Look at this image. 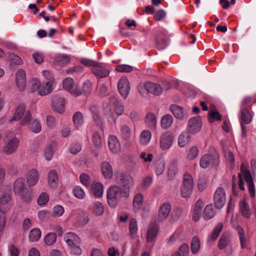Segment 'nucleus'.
<instances>
[{"instance_id":"f704fd0d","label":"nucleus","mask_w":256,"mask_h":256,"mask_svg":"<svg viewBox=\"0 0 256 256\" xmlns=\"http://www.w3.org/2000/svg\"><path fill=\"white\" fill-rule=\"evenodd\" d=\"M215 213L212 204L206 206L203 213V218L206 220H209L214 216Z\"/></svg>"},{"instance_id":"4be33fe9","label":"nucleus","mask_w":256,"mask_h":256,"mask_svg":"<svg viewBox=\"0 0 256 256\" xmlns=\"http://www.w3.org/2000/svg\"><path fill=\"white\" fill-rule=\"evenodd\" d=\"M100 170L105 179L111 180L113 176L114 172L110 164L106 161H103L100 164Z\"/></svg>"},{"instance_id":"f8f14e48","label":"nucleus","mask_w":256,"mask_h":256,"mask_svg":"<svg viewBox=\"0 0 256 256\" xmlns=\"http://www.w3.org/2000/svg\"><path fill=\"white\" fill-rule=\"evenodd\" d=\"M62 86L64 90L74 96H78L82 94L81 89L74 84V80L70 78H66L64 80Z\"/></svg>"},{"instance_id":"2f4dec72","label":"nucleus","mask_w":256,"mask_h":256,"mask_svg":"<svg viewBox=\"0 0 256 256\" xmlns=\"http://www.w3.org/2000/svg\"><path fill=\"white\" fill-rule=\"evenodd\" d=\"M189 132L186 131L182 132L178 138V145L180 148L186 146L189 142Z\"/></svg>"},{"instance_id":"b1692460","label":"nucleus","mask_w":256,"mask_h":256,"mask_svg":"<svg viewBox=\"0 0 256 256\" xmlns=\"http://www.w3.org/2000/svg\"><path fill=\"white\" fill-rule=\"evenodd\" d=\"M145 90L148 92L154 95H160L162 92L161 86L158 84L150 82H146L144 84Z\"/></svg>"},{"instance_id":"58836bf2","label":"nucleus","mask_w":256,"mask_h":256,"mask_svg":"<svg viewBox=\"0 0 256 256\" xmlns=\"http://www.w3.org/2000/svg\"><path fill=\"white\" fill-rule=\"evenodd\" d=\"M158 226L156 224H152L149 227L147 234V240H154L158 234Z\"/></svg>"},{"instance_id":"423d86ee","label":"nucleus","mask_w":256,"mask_h":256,"mask_svg":"<svg viewBox=\"0 0 256 256\" xmlns=\"http://www.w3.org/2000/svg\"><path fill=\"white\" fill-rule=\"evenodd\" d=\"M220 162V156L218 152L214 150L211 154H204L200 160V166L204 168H206L210 165L213 166H218Z\"/></svg>"},{"instance_id":"473e14b6","label":"nucleus","mask_w":256,"mask_h":256,"mask_svg":"<svg viewBox=\"0 0 256 256\" xmlns=\"http://www.w3.org/2000/svg\"><path fill=\"white\" fill-rule=\"evenodd\" d=\"M143 202V196L141 194H136L133 200V206L134 212H138L142 206Z\"/></svg>"},{"instance_id":"6e6d98bb","label":"nucleus","mask_w":256,"mask_h":256,"mask_svg":"<svg viewBox=\"0 0 256 256\" xmlns=\"http://www.w3.org/2000/svg\"><path fill=\"white\" fill-rule=\"evenodd\" d=\"M116 70L120 72H130L132 71V67L128 64H120L116 66Z\"/></svg>"},{"instance_id":"a18cd8bd","label":"nucleus","mask_w":256,"mask_h":256,"mask_svg":"<svg viewBox=\"0 0 256 256\" xmlns=\"http://www.w3.org/2000/svg\"><path fill=\"white\" fill-rule=\"evenodd\" d=\"M73 192L74 196L80 200H83L86 197V192L80 186H75L73 189Z\"/></svg>"},{"instance_id":"72a5a7b5","label":"nucleus","mask_w":256,"mask_h":256,"mask_svg":"<svg viewBox=\"0 0 256 256\" xmlns=\"http://www.w3.org/2000/svg\"><path fill=\"white\" fill-rule=\"evenodd\" d=\"M54 150L55 144L54 143L50 144L45 148L44 155L46 160L50 161L52 159Z\"/></svg>"},{"instance_id":"2eb2a0df","label":"nucleus","mask_w":256,"mask_h":256,"mask_svg":"<svg viewBox=\"0 0 256 256\" xmlns=\"http://www.w3.org/2000/svg\"><path fill=\"white\" fill-rule=\"evenodd\" d=\"M170 109L177 118L182 120L187 118L188 116V110L183 109L182 107L177 104L170 105Z\"/></svg>"},{"instance_id":"393cba45","label":"nucleus","mask_w":256,"mask_h":256,"mask_svg":"<svg viewBox=\"0 0 256 256\" xmlns=\"http://www.w3.org/2000/svg\"><path fill=\"white\" fill-rule=\"evenodd\" d=\"M65 104L64 99L60 96H55L52 98V106L54 110L58 113L64 111Z\"/></svg>"},{"instance_id":"9d476101","label":"nucleus","mask_w":256,"mask_h":256,"mask_svg":"<svg viewBox=\"0 0 256 256\" xmlns=\"http://www.w3.org/2000/svg\"><path fill=\"white\" fill-rule=\"evenodd\" d=\"M252 119V116L250 110L246 108H242L240 109V126L242 129V137H246V127L244 124V123L245 124H250Z\"/></svg>"},{"instance_id":"0eeeda50","label":"nucleus","mask_w":256,"mask_h":256,"mask_svg":"<svg viewBox=\"0 0 256 256\" xmlns=\"http://www.w3.org/2000/svg\"><path fill=\"white\" fill-rule=\"evenodd\" d=\"M120 195L124 196V192L116 186H112L107 190V200L109 206L115 208L117 204L118 200Z\"/></svg>"},{"instance_id":"bb28decb","label":"nucleus","mask_w":256,"mask_h":256,"mask_svg":"<svg viewBox=\"0 0 256 256\" xmlns=\"http://www.w3.org/2000/svg\"><path fill=\"white\" fill-rule=\"evenodd\" d=\"M202 206L203 202L201 200H198L194 204L192 211V219L196 222H198L201 217Z\"/></svg>"},{"instance_id":"6ab92c4d","label":"nucleus","mask_w":256,"mask_h":256,"mask_svg":"<svg viewBox=\"0 0 256 256\" xmlns=\"http://www.w3.org/2000/svg\"><path fill=\"white\" fill-rule=\"evenodd\" d=\"M172 210L170 204L165 202L161 205L158 209V220L159 222H163L166 220L169 216Z\"/></svg>"},{"instance_id":"cd10ccee","label":"nucleus","mask_w":256,"mask_h":256,"mask_svg":"<svg viewBox=\"0 0 256 256\" xmlns=\"http://www.w3.org/2000/svg\"><path fill=\"white\" fill-rule=\"evenodd\" d=\"M239 209L241 214L245 218H249L251 216L250 208L248 204L244 200L239 202Z\"/></svg>"},{"instance_id":"ddd939ff","label":"nucleus","mask_w":256,"mask_h":256,"mask_svg":"<svg viewBox=\"0 0 256 256\" xmlns=\"http://www.w3.org/2000/svg\"><path fill=\"white\" fill-rule=\"evenodd\" d=\"M18 144L19 140L16 137L7 139L4 141L2 151L6 154H11L16 150Z\"/></svg>"},{"instance_id":"c03bdc74","label":"nucleus","mask_w":256,"mask_h":256,"mask_svg":"<svg viewBox=\"0 0 256 256\" xmlns=\"http://www.w3.org/2000/svg\"><path fill=\"white\" fill-rule=\"evenodd\" d=\"M131 134V130L128 126L124 125L121 127L120 134L122 138L126 141H128L130 140Z\"/></svg>"},{"instance_id":"603ef678","label":"nucleus","mask_w":256,"mask_h":256,"mask_svg":"<svg viewBox=\"0 0 256 256\" xmlns=\"http://www.w3.org/2000/svg\"><path fill=\"white\" fill-rule=\"evenodd\" d=\"M90 110L93 113V118L94 121L96 124L100 128L102 127V122L101 120L98 116V112L96 107L94 106H92L90 107Z\"/></svg>"},{"instance_id":"aec40b11","label":"nucleus","mask_w":256,"mask_h":256,"mask_svg":"<svg viewBox=\"0 0 256 256\" xmlns=\"http://www.w3.org/2000/svg\"><path fill=\"white\" fill-rule=\"evenodd\" d=\"M91 72L97 77L104 78L108 76L110 70L102 66L100 63L97 62L94 68H91Z\"/></svg>"},{"instance_id":"e2e57ef3","label":"nucleus","mask_w":256,"mask_h":256,"mask_svg":"<svg viewBox=\"0 0 256 256\" xmlns=\"http://www.w3.org/2000/svg\"><path fill=\"white\" fill-rule=\"evenodd\" d=\"M92 90V84L88 80L84 82L83 85V92L85 94H90Z\"/></svg>"},{"instance_id":"ea45409f","label":"nucleus","mask_w":256,"mask_h":256,"mask_svg":"<svg viewBox=\"0 0 256 256\" xmlns=\"http://www.w3.org/2000/svg\"><path fill=\"white\" fill-rule=\"evenodd\" d=\"M152 138V134L150 130H144L140 136V142L143 144H147Z\"/></svg>"},{"instance_id":"20e7f679","label":"nucleus","mask_w":256,"mask_h":256,"mask_svg":"<svg viewBox=\"0 0 256 256\" xmlns=\"http://www.w3.org/2000/svg\"><path fill=\"white\" fill-rule=\"evenodd\" d=\"M116 180L124 190V196L127 197L129 195L128 190L134 184L133 178L128 173L122 172L116 176Z\"/></svg>"},{"instance_id":"0e129e2a","label":"nucleus","mask_w":256,"mask_h":256,"mask_svg":"<svg viewBox=\"0 0 256 256\" xmlns=\"http://www.w3.org/2000/svg\"><path fill=\"white\" fill-rule=\"evenodd\" d=\"M42 74L46 80H48L47 82L52 80V82H55L53 74L50 71L48 70H44L42 71Z\"/></svg>"},{"instance_id":"a878e982","label":"nucleus","mask_w":256,"mask_h":256,"mask_svg":"<svg viewBox=\"0 0 256 256\" xmlns=\"http://www.w3.org/2000/svg\"><path fill=\"white\" fill-rule=\"evenodd\" d=\"M108 146L110 150L114 154H118L120 150V143L118 140L114 136H109Z\"/></svg>"},{"instance_id":"7c9ffc66","label":"nucleus","mask_w":256,"mask_h":256,"mask_svg":"<svg viewBox=\"0 0 256 256\" xmlns=\"http://www.w3.org/2000/svg\"><path fill=\"white\" fill-rule=\"evenodd\" d=\"M66 241V243L69 246V250L70 252L76 255H80L82 254V250L80 247V243L78 241Z\"/></svg>"},{"instance_id":"13d9d810","label":"nucleus","mask_w":256,"mask_h":256,"mask_svg":"<svg viewBox=\"0 0 256 256\" xmlns=\"http://www.w3.org/2000/svg\"><path fill=\"white\" fill-rule=\"evenodd\" d=\"M92 142L94 145L97 147H100L102 145V139L100 134L96 132L92 136Z\"/></svg>"},{"instance_id":"338daca9","label":"nucleus","mask_w":256,"mask_h":256,"mask_svg":"<svg viewBox=\"0 0 256 256\" xmlns=\"http://www.w3.org/2000/svg\"><path fill=\"white\" fill-rule=\"evenodd\" d=\"M152 179L151 176L144 178L142 182V186L144 188H148L152 184Z\"/></svg>"},{"instance_id":"c756f323","label":"nucleus","mask_w":256,"mask_h":256,"mask_svg":"<svg viewBox=\"0 0 256 256\" xmlns=\"http://www.w3.org/2000/svg\"><path fill=\"white\" fill-rule=\"evenodd\" d=\"M54 82L52 81L46 82L42 85L40 84V89L38 90V94L40 96H45L50 94L52 90V88Z\"/></svg>"},{"instance_id":"79ce46f5","label":"nucleus","mask_w":256,"mask_h":256,"mask_svg":"<svg viewBox=\"0 0 256 256\" xmlns=\"http://www.w3.org/2000/svg\"><path fill=\"white\" fill-rule=\"evenodd\" d=\"M189 252V247L186 244H182L178 250L174 252L172 256H186Z\"/></svg>"},{"instance_id":"4c0bfd02","label":"nucleus","mask_w":256,"mask_h":256,"mask_svg":"<svg viewBox=\"0 0 256 256\" xmlns=\"http://www.w3.org/2000/svg\"><path fill=\"white\" fill-rule=\"evenodd\" d=\"M92 210L95 215L102 216L104 212V207L102 204L100 202H95L92 205Z\"/></svg>"},{"instance_id":"39448f33","label":"nucleus","mask_w":256,"mask_h":256,"mask_svg":"<svg viewBox=\"0 0 256 256\" xmlns=\"http://www.w3.org/2000/svg\"><path fill=\"white\" fill-rule=\"evenodd\" d=\"M25 109L24 104H19L16 108L14 116L10 120V122L19 120L24 116V118L20 122L22 126L27 124L31 119L32 116L29 111L26 112L24 114Z\"/></svg>"},{"instance_id":"052dcab7","label":"nucleus","mask_w":256,"mask_h":256,"mask_svg":"<svg viewBox=\"0 0 256 256\" xmlns=\"http://www.w3.org/2000/svg\"><path fill=\"white\" fill-rule=\"evenodd\" d=\"M32 86H31V90L32 92L38 91V90L40 89V82L37 78H33L32 80Z\"/></svg>"},{"instance_id":"680f3d73","label":"nucleus","mask_w":256,"mask_h":256,"mask_svg":"<svg viewBox=\"0 0 256 256\" xmlns=\"http://www.w3.org/2000/svg\"><path fill=\"white\" fill-rule=\"evenodd\" d=\"M46 124L48 128H53L56 125V120L53 116H48L46 117Z\"/></svg>"},{"instance_id":"c85d7f7f","label":"nucleus","mask_w":256,"mask_h":256,"mask_svg":"<svg viewBox=\"0 0 256 256\" xmlns=\"http://www.w3.org/2000/svg\"><path fill=\"white\" fill-rule=\"evenodd\" d=\"M91 191L96 197H102L104 194L102 184L98 182H94L91 186Z\"/></svg>"},{"instance_id":"9b49d317","label":"nucleus","mask_w":256,"mask_h":256,"mask_svg":"<svg viewBox=\"0 0 256 256\" xmlns=\"http://www.w3.org/2000/svg\"><path fill=\"white\" fill-rule=\"evenodd\" d=\"M174 137L170 132L162 134L159 138V146L162 150H168L173 144Z\"/></svg>"},{"instance_id":"f257e3e1","label":"nucleus","mask_w":256,"mask_h":256,"mask_svg":"<svg viewBox=\"0 0 256 256\" xmlns=\"http://www.w3.org/2000/svg\"><path fill=\"white\" fill-rule=\"evenodd\" d=\"M240 171L241 172L238 174L239 188L242 190H244V182L242 180L244 178L247 184L250 196L254 198L255 196V186L251 173L244 164H242L240 166Z\"/></svg>"},{"instance_id":"5701e85b","label":"nucleus","mask_w":256,"mask_h":256,"mask_svg":"<svg viewBox=\"0 0 256 256\" xmlns=\"http://www.w3.org/2000/svg\"><path fill=\"white\" fill-rule=\"evenodd\" d=\"M48 184L49 188L55 190L58 185V178L56 170H52L49 171L48 174Z\"/></svg>"},{"instance_id":"6e6552de","label":"nucleus","mask_w":256,"mask_h":256,"mask_svg":"<svg viewBox=\"0 0 256 256\" xmlns=\"http://www.w3.org/2000/svg\"><path fill=\"white\" fill-rule=\"evenodd\" d=\"M194 186L192 177L189 174H185L184 176L183 185L181 189V196L183 198H188L192 194Z\"/></svg>"},{"instance_id":"bf43d9fd","label":"nucleus","mask_w":256,"mask_h":256,"mask_svg":"<svg viewBox=\"0 0 256 256\" xmlns=\"http://www.w3.org/2000/svg\"><path fill=\"white\" fill-rule=\"evenodd\" d=\"M80 180L81 183L86 187H88L90 184V178L86 174H82L80 175Z\"/></svg>"},{"instance_id":"1a4fd4ad","label":"nucleus","mask_w":256,"mask_h":256,"mask_svg":"<svg viewBox=\"0 0 256 256\" xmlns=\"http://www.w3.org/2000/svg\"><path fill=\"white\" fill-rule=\"evenodd\" d=\"M12 206V196L10 192H4L0 196V212L6 214Z\"/></svg>"},{"instance_id":"f03ea898","label":"nucleus","mask_w":256,"mask_h":256,"mask_svg":"<svg viewBox=\"0 0 256 256\" xmlns=\"http://www.w3.org/2000/svg\"><path fill=\"white\" fill-rule=\"evenodd\" d=\"M25 185L24 179L22 178H17L14 183V192L16 195L18 196L24 201L30 202L33 196L30 191L27 190Z\"/></svg>"},{"instance_id":"49530a36","label":"nucleus","mask_w":256,"mask_h":256,"mask_svg":"<svg viewBox=\"0 0 256 256\" xmlns=\"http://www.w3.org/2000/svg\"><path fill=\"white\" fill-rule=\"evenodd\" d=\"M168 32L165 30H162L158 32L156 36V40L158 43H164L165 44L166 41Z\"/></svg>"},{"instance_id":"e433bc0d","label":"nucleus","mask_w":256,"mask_h":256,"mask_svg":"<svg viewBox=\"0 0 256 256\" xmlns=\"http://www.w3.org/2000/svg\"><path fill=\"white\" fill-rule=\"evenodd\" d=\"M173 122V118L169 114L162 116L161 120V125L163 128L166 129L170 128Z\"/></svg>"},{"instance_id":"4468645a","label":"nucleus","mask_w":256,"mask_h":256,"mask_svg":"<svg viewBox=\"0 0 256 256\" xmlns=\"http://www.w3.org/2000/svg\"><path fill=\"white\" fill-rule=\"evenodd\" d=\"M202 127V121L198 116L192 118L187 124V130L191 134H194L199 132Z\"/></svg>"},{"instance_id":"774afa93","label":"nucleus","mask_w":256,"mask_h":256,"mask_svg":"<svg viewBox=\"0 0 256 256\" xmlns=\"http://www.w3.org/2000/svg\"><path fill=\"white\" fill-rule=\"evenodd\" d=\"M8 251L10 256H18L20 254V250L14 244H11L8 246Z\"/></svg>"},{"instance_id":"7ed1b4c3","label":"nucleus","mask_w":256,"mask_h":256,"mask_svg":"<svg viewBox=\"0 0 256 256\" xmlns=\"http://www.w3.org/2000/svg\"><path fill=\"white\" fill-rule=\"evenodd\" d=\"M110 108L106 107L104 108V115L108 120L110 122H115L114 114L111 110V108H114L115 112L118 116H120L124 112L123 106L120 104L118 98L114 96L112 97L110 100Z\"/></svg>"},{"instance_id":"412c9836","label":"nucleus","mask_w":256,"mask_h":256,"mask_svg":"<svg viewBox=\"0 0 256 256\" xmlns=\"http://www.w3.org/2000/svg\"><path fill=\"white\" fill-rule=\"evenodd\" d=\"M16 86L20 90H23L26 87V76L25 72L22 69H19L16 74Z\"/></svg>"},{"instance_id":"09e8293b","label":"nucleus","mask_w":256,"mask_h":256,"mask_svg":"<svg viewBox=\"0 0 256 256\" xmlns=\"http://www.w3.org/2000/svg\"><path fill=\"white\" fill-rule=\"evenodd\" d=\"M198 149L196 146L191 147L188 152L187 158L188 160H192L198 156Z\"/></svg>"},{"instance_id":"c9c22d12","label":"nucleus","mask_w":256,"mask_h":256,"mask_svg":"<svg viewBox=\"0 0 256 256\" xmlns=\"http://www.w3.org/2000/svg\"><path fill=\"white\" fill-rule=\"evenodd\" d=\"M72 120L74 126L76 128H80L84 124L82 114L79 112H76L73 116Z\"/></svg>"},{"instance_id":"de8ad7c7","label":"nucleus","mask_w":256,"mask_h":256,"mask_svg":"<svg viewBox=\"0 0 256 256\" xmlns=\"http://www.w3.org/2000/svg\"><path fill=\"white\" fill-rule=\"evenodd\" d=\"M129 229L132 238L134 236L138 231L137 222L135 218H131L130 222Z\"/></svg>"},{"instance_id":"4d7b16f0","label":"nucleus","mask_w":256,"mask_h":256,"mask_svg":"<svg viewBox=\"0 0 256 256\" xmlns=\"http://www.w3.org/2000/svg\"><path fill=\"white\" fill-rule=\"evenodd\" d=\"M49 197L48 194L46 192L42 193L37 200L38 204L40 206L45 205L48 202Z\"/></svg>"},{"instance_id":"5fc2aeb1","label":"nucleus","mask_w":256,"mask_h":256,"mask_svg":"<svg viewBox=\"0 0 256 256\" xmlns=\"http://www.w3.org/2000/svg\"><path fill=\"white\" fill-rule=\"evenodd\" d=\"M64 208L60 205H56L53 208L52 216L54 217L61 216L64 213Z\"/></svg>"},{"instance_id":"3c124183","label":"nucleus","mask_w":256,"mask_h":256,"mask_svg":"<svg viewBox=\"0 0 256 256\" xmlns=\"http://www.w3.org/2000/svg\"><path fill=\"white\" fill-rule=\"evenodd\" d=\"M41 236V231L38 228H34L30 231V240H39Z\"/></svg>"},{"instance_id":"f3484780","label":"nucleus","mask_w":256,"mask_h":256,"mask_svg":"<svg viewBox=\"0 0 256 256\" xmlns=\"http://www.w3.org/2000/svg\"><path fill=\"white\" fill-rule=\"evenodd\" d=\"M214 200L216 208L220 209L224 206V188L218 187L214 194Z\"/></svg>"},{"instance_id":"a211bd4d","label":"nucleus","mask_w":256,"mask_h":256,"mask_svg":"<svg viewBox=\"0 0 256 256\" xmlns=\"http://www.w3.org/2000/svg\"><path fill=\"white\" fill-rule=\"evenodd\" d=\"M40 178V174L38 170L32 168L28 170L26 174V182L28 187L35 186Z\"/></svg>"},{"instance_id":"a19ab883","label":"nucleus","mask_w":256,"mask_h":256,"mask_svg":"<svg viewBox=\"0 0 256 256\" xmlns=\"http://www.w3.org/2000/svg\"><path fill=\"white\" fill-rule=\"evenodd\" d=\"M208 122L212 123L215 121H219L222 120V116L217 110H210L208 114Z\"/></svg>"},{"instance_id":"37998d69","label":"nucleus","mask_w":256,"mask_h":256,"mask_svg":"<svg viewBox=\"0 0 256 256\" xmlns=\"http://www.w3.org/2000/svg\"><path fill=\"white\" fill-rule=\"evenodd\" d=\"M146 122L150 128L154 129L156 124V118L154 114L152 113L148 114L146 118Z\"/></svg>"},{"instance_id":"69168bd1","label":"nucleus","mask_w":256,"mask_h":256,"mask_svg":"<svg viewBox=\"0 0 256 256\" xmlns=\"http://www.w3.org/2000/svg\"><path fill=\"white\" fill-rule=\"evenodd\" d=\"M140 158L142 159L144 162H150L153 158V155L152 154H147L146 152H142L140 155Z\"/></svg>"},{"instance_id":"dca6fc26","label":"nucleus","mask_w":256,"mask_h":256,"mask_svg":"<svg viewBox=\"0 0 256 256\" xmlns=\"http://www.w3.org/2000/svg\"><path fill=\"white\" fill-rule=\"evenodd\" d=\"M118 87L120 94L124 98L128 96L130 91V84L126 77L121 78L118 82Z\"/></svg>"},{"instance_id":"864d4df0","label":"nucleus","mask_w":256,"mask_h":256,"mask_svg":"<svg viewBox=\"0 0 256 256\" xmlns=\"http://www.w3.org/2000/svg\"><path fill=\"white\" fill-rule=\"evenodd\" d=\"M30 128L34 133L40 132L42 130V126L40 122L37 120H34L30 123Z\"/></svg>"},{"instance_id":"8fccbe9b","label":"nucleus","mask_w":256,"mask_h":256,"mask_svg":"<svg viewBox=\"0 0 256 256\" xmlns=\"http://www.w3.org/2000/svg\"><path fill=\"white\" fill-rule=\"evenodd\" d=\"M223 224L222 223L218 224L214 227L210 235V238L211 240H215L216 238H217L220 232H221Z\"/></svg>"}]
</instances>
